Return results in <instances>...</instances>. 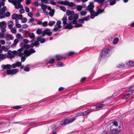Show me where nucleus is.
<instances>
[{"instance_id": "obj_8", "label": "nucleus", "mask_w": 134, "mask_h": 134, "mask_svg": "<svg viewBox=\"0 0 134 134\" xmlns=\"http://www.w3.org/2000/svg\"><path fill=\"white\" fill-rule=\"evenodd\" d=\"M23 0H8V2L11 3H14L15 5L20 4L21 2L23 1Z\"/></svg>"}, {"instance_id": "obj_15", "label": "nucleus", "mask_w": 134, "mask_h": 134, "mask_svg": "<svg viewBox=\"0 0 134 134\" xmlns=\"http://www.w3.org/2000/svg\"><path fill=\"white\" fill-rule=\"evenodd\" d=\"M74 12L73 11H71L69 10H67L66 11V14L68 15H73L74 14Z\"/></svg>"}, {"instance_id": "obj_19", "label": "nucleus", "mask_w": 134, "mask_h": 134, "mask_svg": "<svg viewBox=\"0 0 134 134\" xmlns=\"http://www.w3.org/2000/svg\"><path fill=\"white\" fill-rule=\"evenodd\" d=\"M14 3H12L15 6V8L18 9L19 8H23V5L21 4H18V5H17V4L16 5H15Z\"/></svg>"}, {"instance_id": "obj_61", "label": "nucleus", "mask_w": 134, "mask_h": 134, "mask_svg": "<svg viewBox=\"0 0 134 134\" xmlns=\"http://www.w3.org/2000/svg\"><path fill=\"white\" fill-rule=\"evenodd\" d=\"M16 64V63H14L11 65V68L12 67L13 68H15L17 67Z\"/></svg>"}, {"instance_id": "obj_9", "label": "nucleus", "mask_w": 134, "mask_h": 134, "mask_svg": "<svg viewBox=\"0 0 134 134\" xmlns=\"http://www.w3.org/2000/svg\"><path fill=\"white\" fill-rule=\"evenodd\" d=\"M1 67L3 69H10L11 68V65L9 64H7L6 65L3 64L1 66Z\"/></svg>"}, {"instance_id": "obj_39", "label": "nucleus", "mask_w": 134, "mask_h": 134, "mask_svg": "<svg viewBox=\"0 0 134 134\" xmlns=\"http://www.w3.org/2000/svg\"><path fill=\"white\" fill-rule=\"evenodd\" d=\"M105 0H95V1L100 4V5L102 3L104 2Z\"/></svg>"}, {"instance_id": "obj_21", "label": "nucleus", "mask_w": 134, "mask_h": 134, "mask_svg": "<svg viewBox=\"0 0 134 134\" xmlns=\"http://www.w3.org/2000/svg\"><path fill=\"white\" fill-rule=\"evenodd\" d=\"M62 20L63 21V24L65 25L67 24V17L65 16L62 18Z\"/></svg>"}, {"instance_id": "obj_24", "label": "nucleus", "mask_w": 134, "mask_h": 134, "mask_svg": "<svg viewBox=\"0 0 134 134\" xmlns=\"http://www.w3.org/2000/svg\"><path fill=\"white\" fill-rule=\"evenodd\" d=\"M14 38V37L10 35L8 36L6 38V40L7 41H9L10 40H13Z\"/></svg>"}, {"instance_id": "obj_31", "label": "nucleus", "mask_w": 134, "mask_h": 134, "mask_svg": "<svg viewBox=\"0 0 134 134\" xmlns=\"http://www.w3.org/2000/svg\"><path fill=\"white\" fill-rule=\"evenodd\" d=\"M6 27H2L1 28H0V29H1V33H4L6 31Z\"/></svg>"}, {"instance_id": "obj_18", "label": "nucleus", "mask_w": 134, "mask_h": 134, "mask_svg": "<svg viewBox=\"0 0 134 134\" xmlns=\"http://www.w3.org/2000/svg\"><path fill=\"white\" fill-rule=\"evenodd\" d=\"M23 53L24 54H25V56H29L31 54L30 50L29 51L27 50H25Z\"/></svg>"}, {"instance_id": "obj_47", "label": "nucleus", "mask_w": 134, "mask_h": 134, "mask_svg": "<svg viewBox=\"0 0 134 134\" xmlns=\"http://www.w3.org/2000/svg\"><path fill=\"white\" fill-rule=\"evenodd\" d=\"M60 8L64 12H65L66 10V9L64 6H62L60 7Z\"/></svg>"}, {"instance_id": "obj_57", "label": "nucleus", "mask_w": 134, "mask_h": 134, "mask_svg": "<svg viewBox=\"0 0 134 134\" xmlns=\"http://www.w3.org/2000/svg\"><path fill=\"white\" fill-rule=\"evenodd\" d=\"M30 70V68L29 67H26L24 68V70L27 72L29 71Z\"/></svg>"}, {"instance_id": "obj_12", "label": "nucleus", "mask_w": 134, "mask_h": 134, "mask_svg": "<svg viewBox=\"0 0 134 134\" xmlns=\"http://www.w3.org/2000/svg\"><path fill=\"white\" fill-rule=\"evenodd\" d=\"M7 24L4 21L0 22V28L2 27H6Z\"/></svg>"}, {"instance_id": "obj_4", "label": "nucleus", "mask_w": 134, "mask_h": 134, "mask_svg": "<svg viewBox=\"0 0 134 134\" xmlns=\"http://www.w3.org/2000/svg\"><path fill=\"white\" fill-rule=\"evenodd\" d=\"M94 7V5H93V3L92 2L90 3V4L87 6L86 9L87 10L90 12V14H92L94 13L95 11L93 10Z\"/></svg>"}, {"instance_id": "obj_13", "label": "nucleus", "mask_w": 134, "mask_h": 134, "mask_svg": "<svg viewBox=\"0 0 134 134\" xmlns=\"http://www.w3.org/2000/svg\"><path fill=\"white\" fill-rule=\"evenodd\" d=\"M93 111L92 110H87L84 112H81L82 116H84L86 114Z\"/></svg>"}, {"instance_id": "obj_55", "label": "nucleus", "mask_w": 134, "mask_h": 134, "mask_svg": "<svg viewBox=\"0 0 134 134\" xmlns=\"http://www.w3.org/2000/svg\"><path fill=\"white\" fill-rule=\"evenodd\" d=\"M4 33H1L0 34V38H3L4 37Z\"/></svg>"}, {"instance_id": "obj_45", "label": "nucleus", "mask_w": 134, "mask_h": 134, "mask_svg": "<svg viewBox=\"0 0 134 134\" xmlns=\"http://www.w3.org/2000/svg\"><path fill=\"white\" fill-rule=\"evenodd\" d=\"M90 15L86 17H84L83 18L84 20L86 21H88L90 19Z\"/></svg>"}, {"instance_id": "obj_58", "label": "nucleus", "mask_w": 134, "mask_h": 134, "mask_svg": "<svg viewBox=\"0 0 134 134\" xmlns=\"http://www.w3.org/2000/svg\"><path fill=\"white\" fill-rule=\"evenodd\" d=\"M23 15L21 14H20L18 15V19L20 20L22 18Z\"/></svg>"}, {"instance_id": "obj_37", "label": "nucleus", "mask_w": 134, "mask_h": 134, "mask_svg": "<svg viewBox=\"0 0 134 134\" xmlns=\"http://www.w3.org/2000/svg\"><path fill=\"white\" fill-rule=\"evenodd\" d=\"M77 10L79 11H80L81 10L82 8V7L81 5H78L76 7Z\"/></svg>"}, {"instance_id": "obj_7", "label": "nucleus", "mask_w": 134, "mask_h": 134, "mask_svg": "<svg viewBox=\"0 0 134 134\" xmlns=\"http://www.w3.org/2000/svg\"><path fill=\"white\" fill-rule=\"evenodd\" d=\"M65 55H55V59L56 60H61L63 58L66 59Z\"/></svg>"}, {"instance_id": "obj_3", "label": "nucleus", "mask_w": 134, "mask_h": 134, "mask_svg": "<svg viewBox=\"0 0 134 134\" xmlns=\"http://www.w3.org/2000/svg\"><path fill=\"white\" fill-rule=\"evenodd\" d=\"M76 119L75 118L71 119H69L67 118L65 119L63 121H61L60 124L61 125H66L72 122Z\"/></svg>"}, {"instance_id": "obj_2", "label": "nucleus", "mask_w": 134, "mask_h": 134, "mask_svg": "<svg viewBox=\"0 0 134 134\" xmlns=\"http://www.w3.org/2000/svg\"><path fill=\"white\" fill-rule=\"evenodd\" d=\"M25 44L24 43H21L20 44V46L21 47V48L18 49L17 51H15V53L16 54V55L19 57H22L24 55V53H22L21 51H23V49L25 48Z\"/></svg>"}, {"instance_id": "obj_42", "label": "nucleus", "mask_w": 134, "mask_h": 134, "mask_svg": "<svg viewBox=\"0 0 134 134\" xmlns=\"http://www.w3.org/2000/svg\"><path fill=\"white\" fill-rule=\"evenodd\" d=\"M27 20V18H22L21 19V22L22 23H25Z\"/></svg>"}, {"instance_id": "obj_16", "label": "nucleus", "mask_w": 134, "mask_h": 134, "mask_svg": "<svg viewBox=\"0 0 134 134\" xmlns=\"http://www.w3.org/2000/svg\"><path fill=\"white\" fill-rule=\"evenodd\" d=\"M104 9H97V12H96V15H98L100 14L103 12H104Z\"/></svg>"}, {"instance_id": "obj_40", "label": "nucleus", "mask_w": 134, "mask_h": 134, "mask_svg": "<svg viewBox=\"0 0 134 134\" xmlns=\"http://www.w3.org/2000/svg\"><path fill=\"white\" fill-rule=\"evenodd\" d=\"M75 54V52H70L68 53L67 55L68 56H70L72 55Z\"/></svg>"}, {"instance_id": "obj_59", "label": "nucleus", "mask_w": 134, "mask_h": 134, "mask_svg": "<svg viewBox=\"0 0 134 134\" xmlns=\"http://www.w3.org/2000/svg\"><path fill=\"white\" fill-rule=\"evenodd\" d=\"M13 108L15 109H19L21 108V107L20 106H16L14 107Z\"/></svg>"}, {"instance_id": "obj_49", "label": "nucleus", "mask_w": 134, "mask_h": 134, "mask_svg": "<svg viewBox=\"0 0 134 134\" xmlns=\"http://www.w3.org/2000/svg\"><path fill=\"white\" fill-rule=\"evenodd\" d=\"M11 29V31L13 33L15 34L16 32V29L12 28Z\"/></svg>"}, {"instance_id": "obj_33", "label": "nucleus", "mask_w": 134, "mask_h": 134, "mask_svg": "<svg viewBox=\"0 0 134 134\" xmlns=\"http://www.w3.org/2000/svg\"><path fill=\"white\" fill-rule=\"evenodd\" d=\"M57 66L58 67L59 66L62 67L63 66V63L61 62H59L57 64Z\"/></svg>"}, {"instance_id": "obj_20", "label": "nucleus", "mask_w": 134, "mask_h": 134, "mask_svg": "<svg viewBox=\"0 0 134 134\" xmlns=\"http://www.w3.org/2000/svg\"><path fill=\"white\" fill-rule=\"evenodd\" d=\"M104 105H105L103 104H101L98 106H96V110H99V109L102 108L103 107H104ZM95 111V110H93V111Z\"/></svg>"}, {"instance_id": "obj_17", "label": "nucleus", "mask_w": 134, "mask_h": 134, "mask_svg": "<svg viewBox=\"0 0 134 134\" xmlns=\"http://www.w3.org/2000/svg\"><path fill=\"white\" fill-rule=\"evenodd\" d=\"M67 5L70 7H72L75 5V4L73 2H70L67 1Z\"/></svg>"}, {"instance_id": "obj_27", "label": "nucleus", "mask_w": 134, "mask_h": 134, "mask_svg": "<svg viewBox=\"0 0 134 134\" xmlns=\"http://www.w3.org/2000/svg\"><path fill=\"white\" fill-rule=\"evenodd\" d=\"M36 33L38 35H40L42 33V29L41 28L38 29L36 31Z\"/></svg>"}, {"instance_id": "obj_6", "label": "nucleus", "mask_w": 134, "mask_h": 134, "mask_svg": "<svg viewBox=\"0 0 134 134\" xmlns=\"http://www.w3.org/2000/svg\"><path fill=\"white\" fill-rule=\"evenodd\" d=\"M19 71L18 69H14L12 70L9 69L7 71V73L8 75H13L16 74Z\"/></svg>"}, {"instance_id": "obj_5", "label": "nucleus", "mask_w": 134, "mask_h": 134, "mask_svg": "<svg viewBox=\"0 0 134 134\" xmlns=\"http://www.w3.org/2000/svg\"><path fill=\"white\" fill-rule=\"evenodd\" d=\"M77 22V21L76 20H73L72 21H70L69 23L65 27H64L65 29H71L74 27V26L72 25V24H76Z\"/></svg>"}, {"instance_id": "obj_25", "label": "nucleus", "mask_w": 134, "mask_h": 134, "mask_svg": "<svg viewBox=\"0 0 134 134\" xmlns=\"http://www.w3.org/2000/svg\"><path fill=\"white\" fill-rule=\"evenodd\" d=\"M119 39L118 38H116L113 41V43L114 44H116L118 42Z\"/></svg>"}, {"instance_id": "obj_62", "label": "nucleus", "mask_w": 134, "mask_h": 134, "mask_svg": "<svg viewBox=\"0 0 134 134\" xmlns=\"http://www.w3.org/2000/svg\"><path fill=\"white\" fill-rule=\"evenodd\" d=\"M15 26L17 28H19L21 27V25L20 24L18 23L16 24Z\"/></svg>"}, {"instance_id": "obj_38", "label": "nucleus", "mask_w": 134, "mask_h": 134, "mask_svg": "<svg viewBox=\"0 0 134 134\" xmlns=\"http://www.w3.org/2000/svg\"><path fill=\"white\" fill-rule=\"evenodd\" d=\"M33 46H34L37 47H38L40 45V43L38 42H36L33 44Z\"/></svg>"}, {"instance_id": "obj_11", "label": "nucleus", "mask_w": 134, "mask_h": 134, "mask_svg": "<svg viewBox=\"0 0 134 134\" xmlns=\"http://www.w3.org/2000/svg\"><path fill=\"white\" fill-rule=\"evenodd\" d=\"M13 25L14 23L12 21H8V25L9 29H11L12 28Z\"/></svg>"}, {"instance_id": "obj_51", "label": "nucleus", "mask_w": 134, "mask_h": 134, "mask_svg": "<svg viewBox=\"0 0 134 134\" xmlns=\"http://www.w3.org/2000/svg\"><path fill=\"white\" fill-rule=\"evenodd\" d=\"M86 14V12H85L82 11L80 13L81 15L82 16H84Z\"/></svg>"}, {"instance_id": "obj_52", "label": "nucleus", "mask_w": 134, "mask_h": 134, "mask_svg": "<svg viewBox=\"0 0 134 134\" xmlns=\"http://www.w3.org/2000/svg\"><path fill=\"white\" fill-rule=\"evenodd\" d=\"M29 50L31 54L34 53H35L36 52L35 51L34 49L32 48L30 49Z\"/></svg>"}, {"instance_id": "obj_34", "label": "nucleus", "mask_w": 134, "mask_h": 134, "mask_svg": "<svg viewBox=\"0 0 134 134\" xmlns=\"http://www.w3.org/2000/svg\"><path fill=\"white\" fill-rule=\"evenodd\" d=\"M73 18L74 19L73 20H76V19L78 18L79 15L77 14H74V15Z\"/></svg>"}, {"instance_id": "obj_43", "label": "nucleus", "mask_w": 134, "mask_h": 134, "mask_svg": "<svg viewBox=\"0 0 134 134\" xmlns=\"http://www.w3.org/2000/svg\"><path fill=\"white\" fill-rule=\"evenodd\" d=\"M55 59H51L49 61L48 63L51 64H53L55 62Z\"/></svg>"}, {"instance_id": "obj_22", "label": "nucleus", "mask_w": 134, "mask_h": 134, "mask_svg": "<svg viewBox=\"0 0 134 134\" xmlns=\"http://www.w3.org/2000/svg\"><path fill=\"white\" fill-rule=\"evenodd\" d=\"M57 3L59 4H60L61 5H67V1H58L57 2Z\"/></svg>"}, {"instance_id": "obj_26", "label": "nucleus", "mask_w": 134, "mask_h": 134, "mask_svg": "<svg viewBox=\"0 0 134 134\" xmlns=\"http://www.w3.org/2000/svg\"><path fill=\"white\" fill-rule=\"evenodd\" d=\"M127 65L131 66H134V63L132 61H129L128 63H126Z\"/></svg>"}, {"instance_id": "obj_48", "label": "nucleus", "mask_w": 134, "mask_h": 134, "mask_svg": "<svg viewBox=\"0 0 134 134\" xmlns=\"http://www.w3.org/2000/svg\"><path fill=\"white\" fill-rule=\"evenodd\" d=\"M5 15L6 17H9L10 16V13L9 12H7L5 13Z\"/></svg>"}, {"instance_id": "obj_30", "label": "nucleus", "mask_w": 134, "mask_h": 134, "mask_svg": "<svg viewBox=\"0 0 134 134\" xmlns=\"http://www.w3.org/2000/svg\"><path fill=\"white\" fill-rule=\"evenodd\" d=\"M91 16L90 18L91 19H93L96 16H97V15H96V12L94 11V13L92 14H90Z\"/></svg>"}, {"instance_id": "obj_56", "label": "nucleus", "mask_w": 134, "mask_h": 134, "mask_svg": "<svg viewBox=\"0 0 134 134\" xmlns=\"http://www.w3.org/2000/svg\"><path fill=\"white\" fill-rule=\"evenodd\" d=\"M73 15H70L69 16L68 19L69 20H71L73 19L74 18Z\"/></svg>"}, {"instance_id": "obj_29", "label": "nucleus", "mask_w": 134, "mask_h": 134, "mask_svg": "<svg viewBox=\"0 0 134 134\" xmlns=\"http://www.w3.org/2000/svg\"><path fill=\"white\" fill-rule=\"evenodd\" d=\"M55 22L54 21H50L48 24L50 26H52L55 24Z\"/></svg>"}, {"instance_id": "obj_10", "label": "nucleus", "mask_w": 134, "mask_h": 134, "mask_svg": "<svg viewBox=\"0 0 134 134\" xmlns=\"http://www.w3.org/2000/svg\"><path fill=\"white\" fill-rule=\"evenodd\" d=\"M43 31L46 35L48 36H51L52 35V33L50 32V30L49 29H46Z\"/></svg>"}, {"instance_id": "obj_32", "label": "nucleus", "mask_w": 134, "mask_h": 134, "mask_svg": "<svg viewBox=\"0 0 134 134\" xmlns=\"http://www.w3.org/2000/svg\"><path fill=\"white\" fill-rule=\"evenodd\" d=\"M130 92H134V86H131L129 89Z\"/></svg>"}, {"instance_id": "obj_1", "label": "nucleus", "mask_w": 134, "mask_h": 134, "mask_svg": "<svg viewBox=\"0 0 134 134\" xmlns=\"http://www.w3.org/2000/svg\"><path fill=\"white\" fill-rule=\"evenodd\" d=\"M112 48L111 47H104L102 50L100 54V56L102 58H105L106 55L111 50Z\"/></svg>"}, {"instance_id": "obj_44", "label": "nucleus", "mask_w": 134, "mask_h": 134, "mask_svg": "<svg viewBox=\"0 0 134 134\" xmlns=\"http://www.w3.org/2000/svg\"><path fill=\"white\" fill-rule=\"evenodd\" d=\"M47 6L46 5H42L41 6V8L42 10L43 11H45L46 10V9H47Z\"/></svg>"}, {"instance_id": "obj_63", "label": "nucleus", "mask_w": 134, "mask_h": 134, "mask_svg": "<svg viewBox=\"0 0 134 134\" xmlns=\"http://www.w3.org/2000/svg\"><path fill=\"white\" fill-rule=\"evenodd\" d=\"M113 124L115 126H117L118 125L117 122L116 121H114L113 122Z\"/></svg>"}, {"instance_id": "obj_46", "label": "nucleus", "mask_w": 134, "mask_h": 134, "mask_svg": "<svg viewBox=\"0 0 134 134\" xmlns=\"http://www.w3.org/2000/svg\"><path fill=\"white\" fill-rule=\"evenodd\" d=\"M48 25L47 22V21H45L42 23V26L44 27H46Z\"/></svg>"}, {"instance_id": "obj_14", "label": "nucleus", "mask_w": 134, "mask_h": 134, "mask_svg": "<svg viewBox=\"0 0 134 134\" xmlns=\"http://www.w3.org/2000/svg\"><path fill=\"white\" fill-rule=\"evenodd\" d=\"M37 40L38 42L40 41L41 43H44L45 41L44 38H41V37L38 36L37 37Z\"/></svg>"}, {"instance_id": "obj_60", "label": "nucleus", "mask_w": 134, "mask_h": 134, "mask_svg": "<svg viewBox=\"0 0 134 134\" xmlns=\"http://www.w3.org/2000/svg\"><path fill=\"white\" fill-rule=\"evenodd\" d=\"M4 12L2 9H0V15H2L4 13Z\"/></svg>"}, {"instance_id": "obj_36", "label": "nucleus", "mask_w": 134, "mask_h": 134, "mask_svg": "<svg viewBox=\"0 0 134 134\" xmlns=\"http://www.w3.org/2000/svg\"><path fill=\"white\" fill-rule=\"evenodd\" d=\"M54 10L50 11L49 13V15L51 16L52 17L53 16L54 14Z\"/></svg>"}, {"instance_id": "obj_41", "label": "nucleus", "mask_w": 134, "mask_h": 134, "mask_svg": "<svg viewBox=\"0 0 134 134\" xmlns=\"http://www.w3.org/2000/svg\"><path fill=\"white\" fill-rule=\"evenodd\" d=\"M82 24L79 23L75 25L74 26V27H82Z\"/></svg>"}, {"instance_id": "obj_64", "label": "nucleus", "mask_w": 134, "mask_h": 134, "mask_svg": "<svg viewBox=\"0 0 134 134\" xmlns=\"http://www.w3.org/2000/svg\"><path fill=\"white\" fill-rule=\"evenodd\" d=\"M0 43L2 45H4L5 44V41L3 40H1L0 41Z\"/></svg>"}, {"instance_id": "obj_54", "label": "nucleus", "mask_w": 134, "mask_h": 134, "mask_svg": "<svg viewBox=\"0 0 134 134\" xmlns=\"http://www.w3.org/2000/svg\"><path fill=\"white\" fill-rule=\"evenodd\" d=\"M31 2V0H26V1L25 3L27 5L29 4Z\"/></svg>"}, {"instance_id": "obj_35", "label": "nucleus", "mask_w": 134, "mask_h": 134, "mask_svg": "<svg viewBox=\"0 0 134 134\" xmlns=\"http://www.w3.org/2000/svg\"><path fill=\"white\" fill-rule=\"evenodd\" d=\"M17 14H14L12 15V19H16L17 18Z\"/></svg>"}, {"instance_id": "obj_28", "label": "nucleus", "mask_w": 134, "mask_h": 134, "mask_svg": "<svg viewBox=\"0 0 134 134\" xmlns=\"http://www.w3.org/2000/svg\"><path fill=\"white\" fill-rule=\"evenodd\" d=\"M29 37L31 39H34L35 37V35L33 32L30 33L29 34Z\"/></svg>"}, {"instance_id": "obj_23", "label": "nucleus", "mask_w": 134, "mask_h": 134, "mask_svg": "<svg viewBox=\"0 0 134 134\" xmlns=\"http://www.w3.org/2000/svg\"><path fill=\"white\" fill-rule=\"evenodd\" d=\"M107 2H107H107H104L103 3H102L100 5L101 6H103L104 8H105L108 6V5Z\"/></svg>"}, {"instance_id": "obj_50", "label": "nucleus", "mask_w": 134, "mask_h": 134, "mask_svg": "<svg viewBox=\"0 0 134 134\" xmlns=\"http://www.w3.org/2000/svg\"><path fill=\"white\" fill-rule=\"evenodd\" d=\"M79 21L80 23L81 24H83L84 23V20L83 18L82 19H79Z\"/></svg>"}, {"instance_id": "obj_53", "label": "nucleus", "mask_w": 134, "mask_h": 134, "mask_svg": "<svg viewBox=\"0 0 134 134\" xmlns=\"http://www.w3.org/2000/svg\"><path fill=\"white\" fill-rule=\"evenodd\" d=\"M16 64L17 66L18 67H19L21 65V62H16Z\"/></svg>"}]
</instances>
